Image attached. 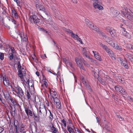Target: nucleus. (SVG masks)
I'll return each mask as SVG.
<instances>
[{
    "instance_id": "1",
    "label": "nucleus",
    "mask_w": 133,
    "mask_h": 133,
    "mask_svg": "<svg viewBox=\"0 0 133 133\" xmlns=\"http://www.w3.org/2000/svg\"><path fill=\"white\" fill-rule=\"evenodd\" d=\"M10 100L12 103L9 104V106L11 108L10 112L12 116L14 117L15 115L16 110L18 108L21 109V107L15 99L13 98H11Z\"/></svg>"
},
{
    "instance_id": "2",
    "label": "nucleus",
    "mask_w": 133,
    "mask_h": 133,
    "mask_svg": "<svg viewBox=\"0 0 133 133\" xmlns=\"http://www.w3.org/2000/svg\"><path fill=\"white\" fill-rule=\"evenodd\" d=\"M13 94L20 98L24 97V92L22 88L18 85L11 86Z\"/></svg>"
},
{
    "instance_id": "3",
    "label": "nucleus",
    "mask_w": 133,
    "mask_h": 133,
    "mask_svg": "<svg viewBox=\"0 0 133 133\" xmlns=\"http://www.w3.org/2000/svg\"><path fill=\"white\" fill-rule=\"evenodd\" d=\"M29 21L32 24H36L39 22V19L33 13H30Z\"/></svg>"
},
{
    "instance_id": "4",
    "label": "nucleus",
    "mask_w": 133,
    "mask_h": 133,
    "mask_svg": "<svg viewBox=\"0 0 133 133\" xmlns=\"http://www.w3.org/2000/svg\"><path fill=\"white\" fill-rule=\"evenodd\" d=\"M121 12L124 17L127 18L131 20L133 18V13L131 12L129 9L126 10L125 12L122 11Z\"/></svg>"
},
{
    "instance_id": "5",
    "label": "nucleus",
    "mask_w": 133,
    "mask_h": 133,
    "mask_svg": "<svg viewBox=\"0 0 133 133\" xmlns=\"http://www.w3.org/2000/svg\"><path fill=\"white\" fill-rule=\"evenodd\" d=\"M36 7L38 10L43 11L46 15L48 16L49 15L48 11L43 6L39 4H37L36 5Z\"/></svg>"
},
{
    "instance_id": "6",
    "label": "nucleus",
    "mask_w": 133,
    "mask_h": 133,
    "mask_svg": "<svg viewBox=\"0 0 133 133\" xmlns=\"http://www.w3.org/2000/svg\"><path fill=\"white\" fill-rule=\"evenodd\" d=\"M107 31L109 32L112 37H115L116 35V32L115 30L112 28L108 27L106 29Z\"/></svg>"
},
{
    "instance_id": "7",
    "label": "nucleus",
    "mask_w": 133,
    "mask_h": 133,
    "mask_svg": "<svg viewBox=\"0 0 133 133\" xmlns=\"http://www.w3.org/2000/svg\"><path fill=\"white\" fill-rule=\"evenodd\" d=\"M115 90L117 91H118L123 95H125L127 94V92L125 90L120 86L117 85L115 87Z\"/></svg>"
},
{
    "instance_id": "8",
    "label": "nucleus",
    "mask_w": 133,
    "mask_h": 133,
    "mask_svg": "<svg viewBox=\"0 0 133 133\" xmlns=\"http://www.w3.org/2000/svg\"><path fill=\"white\" fill-rule=\"evenodd\" d=\"M82 53L84 57H86L88 58L91 60V62L95 63L96 61L92 58H91L87 54V51L85 48H83L82 50Z\"/></svg>"
},
{
    "instance_id": "9",
    "label": "nucleus",
    "mask_w": 133,
    "mask_h": 133,
    "mask_svg": "<svg viewBox=\"0 0 133 133\" xmlns=\"http://www.w3.org/2000/svg\"><path fill=\"white\" fill-rule=\"evenodd\" d=\"M2 92L3 93L5 98L6 100H10L11 98H13L10 95L9 93L7 91H2Z\"/></svg>"
},
{
    "instance_id": "10",
    "label": "nucleus",
    "mask_w": 133,
    "mask_h": 133,
    "mask_svg": "<svg viewBox=\"0 0 133 133\" xmlns=\"http://www.w3.org/2000/svg\"><path fill=\"white\" fill-rule=\"evenodd\" d=\"M26 70L23 68H22V70L21 71L20 70H18V76L20 77L21 79H23V76H24L26 73Z\"/></svg>"
},
{
    "instance_id": "11",
    "label": "nucleus",
    "mask_w": 133,
    "mask_h": 133,
    "mask_svg": "<svg viewBox=\"0 0 133 133\" xmlns=\"http://www.w3.org/2000/svg\"><path fill=\"white\" fill-rule=\"evenodd\" d=\"M39 108V114H42L44 116H46L47 115V111L44 106L42 108L40 107Z\"/></svg>"
},
{
    "instance_id": "12",
    "label": "nucleus",
    "mask_w": 133,
    "mask_h": 133,
    "mask_svg": "<svg viewBox=\"0 0 133 133\" xmlns=\"http://www.w3.org/2000/svg\"><path fill=\"white\" fill-rule=\"evenodd\" d=\"M65 31L69 33H71V37L75 39H77V38L78 37V36L77 35H75L73 33L72 31L70 30L69 29H65Z\"/></svg>"
},
{
    "instance_id": "13",
    "label": "nucleus",
    "mask_w": 133,
    "mask_h": 133,
    "mask_svg": "<svg viewBox=\"0 0 133 133\" xmlns=\"http://www.w3.org/2000/svg\"><path fill=\"white\" fill-rule=\"evenodd\" d=\"M125 55L128 59H129L131 62H133V55L128 52H127Z\"/></svg>"
},
{
    "instance_id": "14",
    "label": "nucleus",
    "mask_w": 133,
    "mask_h": 133,
    "mask_svg": "<svg viewBox=\"0 0 133 133\" xmlns=\"http://www.w3.org/2000/svg\"><path fill=\"white\" fill-rule=\"evenodd\" d=\"M48 23L55 30H57L58 27L56 26L55 23L52 21L51 19H48Z\"/></svg>"
},
{
    "instance_id": "15",
    "label": "nucleus",
    "mask_w": 133,
    "mask_h": 133,
    "mask_svg": "<svg viewBox=\"0 0 133 133\" xmlns=\"http://www.w3.org/2000/svg\"><path fill=\"white\" fill-rule=\"evenodd\" d=\"M93 5L95 9H98L100 10H102L103 9V7L101 5L96 3H93Z\"/></svg>"
},
{
    "instance_id": "16",
    "label": "nucleus",
    "mask_w": 133,
    "mask_h": 133,
    "mask_svg": "<svg viewBox=\"0 0 133 133\" xmlns=\"http://www.w3.org/2000/svg\"><path fill=\"white\" fill-rule=\"evenodd\" d=\"M25 111L27 116H33V114L32 111L27 107L25 108Z\"/></svg>"
},
{
    "instance_id": "17",
    "label": "nucleus",
    "mask_w": 133,
    "mask_h": 133,
    "mask_svg": "<svg viewBox=\"0 0 133 133\" xmlns=\"http://www.w3.org/2000/svg\"><path fill=\"white\" fill-rule=\"evenodd\" d=\"M3 82L4 84L6 87H8L9 85V82L8 79L6 77L4 76L3 77Z\"/></svg>"
},
{
    "instance_id": "18",
    "label": "nucleus",
    "mask_w": 133,
    "mask_h": 133,
    "mask_svg": "<svg viewBox=\"0 0 133 133\" xmlns=\"http://www.w3.org/2000/svg\"><path fill=\"white\" fill-rule=\"evenodd\" d=\"M104 128L103 130L105 132H108L110 131V128L108 126L107 123H104L103 125Z\"/></svg>"
},
{
    "instance_id": "19",
    "label": "nucleus",
    "mask_w": 133,
    "mask_h": 133,
    "mask_svg": "<svg viewBox=\"0 0 133 133\" xmlns=\"http://www.w3.org/2000/svg\"><path fill=\"white\" fill-rule=\"evenodd\" d=\"M92 52L95 58L98 60L101 61V57L98 52L96 51H92Z\"/></svg>"
},
{
    "instance_id": "20",
    "label": "nucleus",
    "mask_w": 133,
    "mask_h": 133,
    "mask_svg": "<svg viewBox=\"0 0 133 133\" xmlns=\"http://www.w3.org/2000/svg\"><path fill=\"white\" fill-rule=\"evenodd\" d=\"M49 92H50L51 96L52 98L57 97V95L56 92L55 91L52 90H49Z\"/></svg>"
},
{
    "instance_id": "21",
    "label": "nucleus",
    "mask_w": 133,
    "mask_h": 133,
    "mask_svg": "<svg viewBox=\"0 0 133 133\" xmlns=\"http://www.w3.org/2000/svg\"><path fill=\"white\" fill-rule=\"evenodd\" d=\"M121 65L123 66H124L125 68L126 69H128L129 68V66L126 61H125L123 60L121 61Z\"/></svg>"
},
{
    "instance_id": "22",
    "label": "nucleus",
    "mask_w": 133,
    "mask_h": 133,
    "mask_svg": "<svg viewBox=\"0 0 133 133\" xmlns=\"http://www.w3.org/2000/svg\"><path fill=\"white\" fill-rule=\"evenodd\" d=\"M112 15L113 17L117 16L119 14V12L117 10H114L113 11H112Z\"/></svg>"
},
{
    "instance_id": "23",
    "label": "nucleus",
    "mask_w": 133,
    "mask_h": 133,
    "mask_svg": "<svg viewBox=\"0 0 133 133\" xmlns=\"http://www.w3.org/2000/svg\"><path fill=\"white\" fill-rule=\"evenodd\" d=\"M123 35L126 38L129 39L130 38L131 36L130 35L127 31H124L123 32Z\"/></svg>"
},
{
    "instance_id": "24",
    "label": "nucleus",
    "mask_w": 133,
    "mask_h": 133,
    "mask_svg": "<svg viewBox=\"0 0 133 133\" xmlns=\"http://www.w3.org/2000/svg\"><path fill=\"white\" fill-rule=\"evenodd\" d=\"M21 39V42L23 43L24 42H25V43L26 44L28 42V38L27 36H24L23 38H22Z\"/></svg>"
},
{
    "instance_id": "25",
    "label": "nucleus",
    "mask_w": 133,
    "mask_h": 133,
    "mask_svg": "<svg viewBox=\"0 0 133 133\" xmlns=\"http://www.w3.org/2000/svg\"><path fill=\"white\" fill-rule=\"evenodd\" d=\"M98 81L100 82L103 85H105L106 84V83L105 82L104 80L100 77H98Z\"/></svg>"
},
{
    "instance_id": "26",
    "label": "nucleus",
    "mask_w": 133,
    "mask_h": 133,
    "mask_svg": "<svg viewBox=\"0 0 133 133\" xmlns=\"http://www.w3.org/2000/svg\"><path fill=\"white\" fill-rule=\"evenodd\" d=\"M51 130L52 131V133H56L57 131L58 132L56 128L53 125H52L51 127Z\"/></svg>"
},
{
    "instance_id": "27",
    "label": "nucleus",
    "mask_w": 133,
    "mask_h": 133,
    "mask_svg": "<svg viewBox=\"0 0 133 133\" xmlns=\"http://www.w3.org/2000/svg\"><path fill=\"white\" fill-rule=\"evenodd\" d=\"M114 48L120 51H122L123 49L121 46H119L117 45H114Z\"/></svg>"
},
{
    "instance_id": "28",
    "label": "nucleus",
    "mask_w": 133,
    "mask_h": 133,
    "mask_svg": "<svg viewBox=\"0 0 133 133\" xmlns=\"http://www.w3.org/2000/svg\"><path fill=\"white\" fill-rule=\"evenodd\" d=\"M67 129L70 133H75L74 129L71 127L68 126L67 127Z\"/></svg>"
},
{
    "instance_id": "29",
    "label": "nucleus",
    "mask_w": 133,
    "mask_h": 133,
    "mask_svg": "<svg viewBox=\"0 0 133 133\" xmlns=\"http://www.w3.org/2000/svg\"><path fill=\"white\" fill-rule=\"evenodd\" d=\"M75 61L78 66L79 65H80V64H81L80 63L81 61H80L79 59L77 57H76L75 58Z\"/></svg>"
},
{
    "instance_id": "30",
    "label": "nucleus",
    "mask_w": 133,
    "mask_h": 133,
    "mask_svg": "<svg viewBox=\"0 0 133 133\" xmlns=\"http://www.w3.org/2000/svg\"><path fill=\"white\" fill-rule=\"evenodd\" d=\"M12 14L14 15L15 17V18H18V15L17 12L15 10H12Z\"/></svg>"
},
{
    "instance_id": "31",
    "label": "nucleus",
    "mask_w": 133,
    "mask_h": 133,
    "mask_svg": "<svg viewBox=\"0 0 133 133\" xmlns=\"http://www.w3.org/2000/svg\"><path fill=\"white\" fill-rule=\"evenodd\" d=\"M0 101H1L2 103L5 105L6 104V102L5 99L2 98V95L0 94Z\"/></svg>"
},
{
    "instance_id": "32",
    "label": "nucleus",
    "mask_w": 133,
    "mask_h": 133,
    "mask_svg": "<svg viewBox=\"0 0 133 133\" xmlns=\"http://www.w3.org/2000/svg\"><path fill=\"white\" fill-rule=\"evenodd\" d=\"M17 64H18L17 69L18 70V71L19 70H20L21 71H22V67L21 65L20 62V61H18V62Z\"/></svg>"
},
{
    "instance_id": "33",
    "label": "nucleus",
    "mask_w": 133,
    "mask_h": 133,
    "mask_svg": "<svg viewBox=\"0 0 133 133\" xmlns=\"http://www.w3.org/2000/svg\"><path fill=\"white\" fill-rule=\"evenodd\" d=\"M109 51V52L108 54L109 56L112 57H114V59H116V58H115V57L114 56V55L113 51L111 50H110Z\"/></svg>"
},
{
    "instance_id": "34",
    "label": "nucleus",
    "mask_w": 133,
    "mask_h": 133,
    "mask_svg": "<svg viewBox=\"0 0 133 133\" xmlns=\"http://www.w3.org/2000/svg\"><path fill=\"white\" fill-rule=\"evenodd\" d=\"M91 29L93 30L97 31L98 30V28L95 25H92V27H91Z\"/></svg>"
},
{
    "instance_id": "35",
    "label": "nucleus",
    "mask_w": 133,
    "mask_h": 133,
    "mask_svg": "<svg viewBox=\"0 0 133 133\" xmlns=\"http://www.w3.org/2000/svg\"><path fill=\"white\" fill-rule=\"evenodd\" d=\"M54 102L55 103H57L60 102V100L57 97H55L53 98Z\"/></svg>"
},
{
    "instance_id": "36",
    "label": "nucleus",
    "mask_w": 133,
    "mask_h": 133,
    "mask_svg": "<svg viewBox=\"0 0 133 133\" xmlns=\"http://www.w3.org/2000/svg\"><path fill=\"white\" fill-rule=\"evenodd\" d=\"M13 55L14 54H12V53H10L9 55V59L11 60H12L13 58Z\"/></svg>"
},
{
    "instance_id": "37",
    "label": "nucleus",
    "mask_w": 133,
    "mask_h": 133,
    "mask_svg": "<svg viewBox=\"0 0 133 133\" xmlns=\"http://www.w3.org/2000/svg\"><path fill=\"white\" fill-rule=\"evenodd\" d=\"M15 2L17 4L18 6H20V4H21V0H14Z\"/></svg>"
},
{
    "instance_id": "38",
    "label": "nucleus",
    "mask_w": 133,
    "mask_h": 133,
    "mask_svg": "<svg viewBox=\"0 0 133 133\" xmlns=\"http://www.w3.org/2000/svg\"><path fill=\"white\" fill-rule=\"evenodd\" d=\"M10 48L11 49V53H12V54H15V51L14 48V47H12V46H10Z\"/></svg>"
},
{
    "instance_id": "39",
    "label": "nucleus",
    "mask_w": 133,
    "mask_h": 133,
    "mask_svg": "<svg viewBox=\"0 0 133 133\" xmlns=\"http://www.w3.org/2000/svg\"><path fill=\"white\" fill-rule=\"evenodd\" d=\"M56 108H57L59 109L61 107V104L60 102H58L57 103H56Z\"/></svg>"
},
{
    "instance_id": "40",
    "label": "nucleus",
    "mask_w": 133,
    "mask_h": 133,
    "mask_svg": "<svg viewBox=\"0 0 133 133\" xmlns=\"http://www.w3.org/2000/svg\"><path fill=\"white\" fill-rule=\"evenodd\" d=\"M4 54L2 52H0V59L1 60H3L4 59Z\"/></svg>"
},
{
    "instance_id": "41",
    "label": "nucleus",
    "mask_w": 133,
    "mask_h": 133,
    "mask_svg": "<svg viewBox=\"0 0 133 133\" xmlns=\"http://www.w3.org/2000/svg\"><path fill=\"white\" fill-rule=\"evenodd\" d=\"M50 114V116H49V118L51 120H52L53 118V115L51 113V111L50 110H48Z\"/></svg>"
},
{
    "instance_id": "42",
    "label": "nucleus",
    "mask_w": 133,
    "mask_h": 133,
    "mask_svg": "<svg viewBox=\"0 0 133 133\" xmlns=\"http://www.w3.org/2000/svg\"><path fill=\"white\" fill-rule=\"evenodd\" d=\"M26 94V96L27 97V98L28 99H29L30 97V95L29 92L27 91Z\"/></svg>"
},
{
    "instance_id": "43",
    "label": "nucleus",
    "mask_w": 133,
    "mask_h": 133,
    "mask_svg": "<svg viewBox=\"0 0 133 133\" xmlns=\"http://www.w3.org/2000/svg\"><path fill=\"white\" fill-rule=\"evenodd\" d=\"M127 47H128L129 49L133 50V45L128 44V45Z\"/></svg>"
},
{
    "instance_id": "44",
    "label": "nucleus",
    "mask_w": 133,
    "mask_h": 133,
    "mask_svg": "<svg viewBox=\"0 0 133 133\" xmlns=\"http://www.w3.org/2000/svg\"><path fill=\"white\" fill-rule=\"evenodd\" d=\"M82 82L85 85L87 86V83L85 81V80L83 78L82 80Z\"/></svg>"
},
{
    "instance_id": "45",
    "label": "nucleus",
    "mask_w": 133,
    "mask_h": 133,
    "mask_svg": "<svg viewBox=\"0 0 133 133\" xmlns=\"http://www.w3.org/2000/svg\"><path fill=\"white\" fill-rule=\"evenodd\" d=\"M85 21L86 24L88 25H89V23H91V22H90L88 19H85Z\"/></svg>"
},
{
    "instance_id": "46",
    "label": "nucleus",
    "mask_w": 133,
    "mask_h": 133,
    "mask_svg": "<svg viewBox=\"0 0 133 133\" xmlns=\"http://www.w3.org/2000/svg\"><path fill=\"white\" fill-rule=\"evenodd\" d=\"M128 100L130 102H133V98L130 96L128 97Z\"/></svg>"
},
{
    "instance_id": "47",
    "label": "nucleus",
    "mask_w": 133,
    "mask_h": 133,
    "mask_svg": "<svg viewBox=\"0 0 133 133\" xmlns=\"http://www.w3.org/2000/svg\"><path fill=\"white\" fill-rule=\"evenodd\" d=\"M16 33L19 35L20 36V37H21V38H22V33L21 32V31H18L17 32H16Z\"/></svg>"
},
{
    "instance_id": "48",
    "label": "nucleus",
    "mask_w": 133,
    "mask_h": 133,
    "mask_svg": "<svg viewBox=\"0 0 133 133\" xmlns=\"http://www.w3.org/2000/svg\"><path fill=\"white\" fill-rule=\"evenodd\" d=\"M99 34L100 35H101L104 38H106V36L104 33L100 32H99Z\"/></svg>"
},
{
    "instance_id": "49",
    "label": "nucleus",
    "mask_w": 133,
    "mask_h": 133,
    "mask_svg": "<svg viewBox=\"0 0 133 133\" xmlns=\"http://www.w3.org/2000/svg\"><path fill=\"white\" fill-rule=\"evenodd\" d=\"M106 39H105L106 41L107 42L109 43L110 42L111 40V38L109 37H107L106 36V38H105Z\"/></svg>"
},
{
    "instance_id": "50",
    "label": "nucleus",
    "mask_w": 133,
    "mask_h": 133,
    "mask_svg": "<svg viewBox=\"0 0 133 133\" xmlns=\"http://www.w3.org/2000/svg\"><path fill=\"white\" fill-rule=\"evenodd\" d=\"M61 122L64 124V127H65L66 126V123L65 121V119H63L61 120Z\"/></svg>"
},
{
    "instance_id": "51",
    "label": "nucleus",
    "mask_w": 133,
    "mask_h": 133,
    "mask_svg": "<svg viewBox=\"0 0 133 133\" xmlns=\"http://www.w3.org/2000/svg\"><path fill=\"white\" fill-rule=\"evenodd\" d=\"M78 66L79 67L80 69H82L84 70H85L84 68V66H83V65L82 64H80V65H78Z\"/></svg>"
},
{
    "instance_id": "52",
    "label": "nucleus",
    "mask_w": 133,
    "mask_h": 133,
    "mask_svg": "<svg viewBox=\"0 0 133 133\" xmlns=\"http://www.w3.org/2000/svg\"><path fill=\"white\" fill-rule=\"evenodd\" d=\"M117 116L120 120H124V118L122 117L119 115H117Z\"/></svg>"
},
{
    "instance_id": "53",
    "label": "nucleus",
    "mask_w": 133,
    "mask_h": 133,
    "mask_svg": "<svg viewBox=\"0 0 133 133\" xmlns=\"http://www.w3.org/2000/svg\"><path fill=\"white\" fill-rule=\"evenodd\" d=\"M103 48L104 50H105V51H106L109 48L107 46H106L105 45H104L102 47Z\"/></svg>"
},
{
    "instance_id": "54",
    "label": "nucleus",
    "mask_w": 133,
    "mask_h": 133,
    "mask_svg": "<svg viewBox=\"0 0 133 133\" xmlns=\"http://www.w3.org/2000/svg\"><path fill=\"white\" fill-rule=\"evenodd\" d=\"M31 84V85H30V87L31 88H33V89H34V82H33V81H31L30 82V84Z\"/></svg>"
},
{
    "instance_id": "55",
    "label": "nucleus",
    "mask_w": 133,
    "mask_h": 133,
    "mask_svg": "<svg viewBox=\"0 0 133 133\" xmlns=\"http://www.w3.org/2000/svg\"><path fill=\"white\" fill-rule=\"evenodd\" d=\"M35 120L37 122H39L40 118L39 116H38L35 119Z\"/></svg>"
},
{
    "instance_id": "56",
    "label": "nucleus",
    "mask_w": 133,
    "mask_h": 133,
    "mask_svg": "<svg viewBox=\"0 0 133 133\" xmlns=\"http://www.w3.org/2000/svg\"><path fill=\"white\" fill-rule=\"evenodd\" d=\"M82 62L84 64L87 66H89V64L86 62L85 60H84V61H83Z\"/></svg>"
},
{
    "instance_id": "57",
    "label": "nucleus",
    "mask_w": 133,
    "mask_h": 133,
    "mask_svg": "<svg viewBox=\"0 0 133 133\" xmlns=\"http://www.w3.org/2000/svg\"><path fill=\"white\" fill-rule=\"evenodd\" d=\"M94 25L92 23H89V25L88 26H89V27L91 29V27H92V25Z\"/></svg>"
},
{
    "instance_id": "58",
    "label": "nucleus",
    "mask_w": 133,
    "mask_h": 133,
    "mask_svg": "<svg viewBox=\"0 0 133 133\" xmlns=\"http://www.w3.org/2000/svg\"><path fill=\"white\" fill-rule=\"evenodd\" d=\"M80 61H81V62H83V61H84V59L82 57H79L78 58Z\"/></svg>"
},
{
    "instance_id": "59",
    "label": "nucleus",
    "mask_w": 133,
    "mask_h": 133,
    "mask_svg": "<svg viewBox=\"0 0 133 133\" xmlns=\"http://www.w3.org/2000/svg\"><path fill=\"white\" fill-rule=\"evenodd\" d=\"M12 22L13 23L15 24H16V22L14 19H11Z\"/></svg>"
},
{
    "instance_id": "60",
    "label": "nucleus",
    "mask_w": 133,
    "mask_h": 133,
    "mask_svg": "<svg viewBox=\"0 0 133 133\" xmlns=\"http://www.w3.org/2000/svg\"><path fill=\"white\" fill-rule=\"evenodd\" d=\"M3 130V128L2 127H0V133H1Z\"/></svg>"
},
{
    "instance_id": "61",
    "label": "nucleus",
    "mask_w": 133,
    "mask_h": 133,
    "mask_svg": "<svg viewBox=\"0 0 133 133\" xmlns=\"http://www.w3.org/2000/svg\"><path fill=\"white\" fill-rule=\"evenodd\" d=\"M15 121H14V126H15V128L16 129V131L17 132V130H18V128L17 127V125H15Z\"/></svg>"
},
{
    "instance_id": "62",
    "label": "nucleus",
    "mask_w": 133,
    "mask_h": 133,
    "mask_svg": "<svg viewBox=\"0 0 133 133\" xmlns=\"http://www.w3.org/2000/svg\"><path fill=\"white\" fill-rule=\"evenodd\" d=\"M32 58L33 59V60L36 62H38V60L37 59V58H35V59L34 58H33V57H32Z\"/></svg>"
},
{
    "instance_id": "63",
    "label": "nucleus",
    "mask_w": 133,
    "mask_h": 133,
    "mask_svg": "<svg viewBox=\"0 0 133 133\" xmlns=\"http://www.w3.org/2000/svg\"><path fill=\"white\" fill-rule=\"evenodd\" d=\"M75 131H76V132H78V133H79L80 132L79 130L77 128L76 129H75Z\"/></svg>"
},
{
    "instance_id": "64",
    "label": "nucleus",
    "mask_w": 133,
    "mask_h": 133,
    "mask_svg": "<svg viewBox=\"0 0 133 133\" xmlns=\"http://www.w3.org/2000/svg\"><path fill=\"white\" fill-rule=\"evenodd\" d=\"M69 66H70L72 68H73V67L72 66V63L71 62H69Z\"/></svg>"
}]
</instances>
